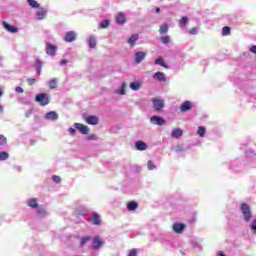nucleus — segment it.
Instances as JSON below:
<instances>
[{
    "label": "nucleus",
    "mask_w": 256,
    "mask_h": 256,
    "mask_svg": "<svg viewBox=\"0 0 256 256\" xmlns=\"http://www.w3.org/2000/svg\"><path fill=\"white\" fill-rule=\"evenodd\" d=\"M250 51H251V53H253L254 55H256V46H252V47L250 48Z\"/></svg>",
    "instance_id": "603ef678"
},
{
    "label": "nucleus",
    "mask_w": 256,
    "mask_h": 256,
    "mask_svg": "<svg viewBox=\"0 0 256 256\" xmlns=\"http://www.w3.org/2000/svg\"><path fill=\"white\" fill-rule=\"evenodd\" d=\"M88 43H89V47H91V49H95L97 46L96 39L93 36L89 37Z\"/></svg>",
    "instance_id": "a878e982"
},
{
    "label": "nucleus",
    "mask_w": 256,
    "mask_h": 256,
    "mask_svg": "<svg viewBox=\"0 0 256 256\" xmlns=\"http://www.w3.org/2000/svg\"><path fill=\"white\" fill-rule=\"evenodd\" d=\"M76 38H77V34L75 33V31H68L66 33L64 40L66 43H72L76 40Z\"/></svg>",
    "instance_id": "6e6552de"
},
{
    "label": "nucleus",
    "mask_w": 256,
    "mask_h": 256,
    "mask_svg": "<svg viewBox=\"0 0 256 256\" xmlns=\"http://www.w3.org/2000/svg\"><path fill=\"white\" fill-rule=\"evenodd\" d=\"M137 208H138V203L136 201H130L127 205V209L129 211H136Z\"/></svg>",
    "instance_id": "5701e85b"
},
{
    "label": "nucleus",
    "mask_w": 256,
    "mask_h": 256,
    "mask_svg": "<svg viewBox=\"0 0 256 256\" xmlns=\"http://www.w3.org/2000/svg\"><path fill=\"white\" fill-rule=\"evenodd\" d=\"M36 213L38 216L45 217L46 216V210L43 205H40L37 207Z\"/></svg>",
    "instance_id": "aec40b11"
},
{
    "label": "nucleus",
    "mask_w": 256,
    "mask_h": 256,
    "mask_svg": "<svg viewBox=\"0 0 256 256\" xmlns=\"http://www.w3.org/2000/svg\"><path fill=\"white\" fill-rule=\"evenodd\" d=\"M56 51H57V48H56L55 45L50 44V43H47V44H46V54H47V55L54 56L55 53H56Z\"/></svg>",
    "instance_id": "9b49d317"
},
{
    "label": "nucleus",
    "mask_w": 256,
    "mask_h": 256,
    "mask_svg": "<svg viewBox=\"0 0 256 256\" xmlns=\"http://www.w3.org/2000/svg\"><path fill=\"white\" fill-rule=\"evenodd\" d=\"M92 225H101L102 221H101V216L97 213H93L92 214Z\"/></svg>",
    "instance_id": "a211bd4d"
},
{
    "label": "nucleus",
    "mask_w": 256,
    "mask_h": 256,
    "mask_svg": "<svg viewBox=\"0 0 256 256\" xmlns=\"http://www.w3.org/2000/svg\"><path fill=\"white\" fill-rule=\"evenodd\" d=\"M151 103H153V107L155 111H161L165 108V102L162 98H153L151 99Z\"/></svg>",
    "instance_id": "7ed1b4c3"
},
{
    "label": "nucleus",
    "mask_w": 256,
    "mask_h": 256,
    "mask_svg": "<svg viewBox=\"0 0 256 256\" xmlns=\"http://www.w3.org/2000/svg\"><path fill=\"white\" fill-rule=\"evenodd\" d=\"M150 122L154 125H159V126H163L165 125V120L164 118H161L157 115L151 116L150 118Z\"/></svg>",
    "instance_id": "0eeeda50"
},
{
    "label": "nucleus",
    "mask_w": 256,
    "mask_h": 256,
    "mask_svg": "<svg viewBox=\"0 0 256 256\" xmlns=\"http://www.w3.org/2000/svg\"><path fill=\"white\" fill-rule=\"evenodd\" d=\"M9 159V154L7 151H1L0 152V161H5Z\"/></svg>",
    "instance_id": "473e14b6"
},
{
    "label": "nucleus",
    "mask_w": 256,
    "mask_h": 256,
    "mask_svg": "<svg viewBox=\"0 0 256 256\" xmlns=\"http://www.w3.org/2000/svg\"><path fill=\"white\" fill-rule=\"evenodd\" d=\"M91 241V237L87 236L81 239V243H80V247H84V245H86L87 242Z\"/></svg>",
    "instance_id": "58836bf2"
},
{
    "label": "nucleus",
    "mask_w": 256,
    "mask_h": 256,
    "mask_svg": "<svg viewBox=\"0 0 256 256\" xmlns=\"http://www.w3.org/2000/svg\"><path fill=\"white\" fill-rule=\"evenodd\" d=\"M126 88H127V84L123 83L122 86L120 87V89L117 90V94L120 96H125L126 95Z\"/></svg>",
    "instance_id": "b1692460"
},
{
    "label": "nucleus",
    "mask_w": 256,
    "mask_h": 256,
    "mask_svg": "<svg viewBox=\"0 0 256 256\" xmlns=\"http://www.w3.org/2000/svg\"><path fill=\"white\" fill-rule=\"evenodd\" d=\"M45 16H46V11L45 10L38 11V13H37V19L38 20H44Z\"/></svg>",
    "instance_id": "f704fd0d"
},
{
    "label": "nucleus",
    "mask_w": 256,
    "mask_h": 256,
    "mask_svg": "<svg viewBox=\"0 0 256 256\" xmlns=\"http://www.w3.org/2000/svg\"><path fill=\"white\" fill-rule=\"evenodd\" d=\"M141 88V83L139 82H132L130 83V89L133 91H138Z\"/></svg>",
    "instance_id": "c85d7f7f"
},
{
    "label": "nucleus",
    "mask_w": 256,
    "mask_h": 256,
    "mask_svg": "<svg viewBox=\"0 0 256 256\" xmlns=\"http://www.w3.org/2000/svg\"><path fill=\"white\" fill-rule=\"evenodd\" d=\"M85 121L88 125H99L100 118L97 116L89 115L85 118Z\"/></svg>",
    "instance_id": "423d86ee"
},
{
    "label": "nucleus",
    "mask_w": 256,
    "mask_h": 256,
    "mask_svg": "<svg viewBox=\"0 0 256 256\" xmlns=\"http://www.w3.org/2000/svg\"><path fill=\"white\" fill-rule=\"evenodd\" d=\"M241 211H242V214H243V217H244V221L250 222L251 218H252V212H251L250 206L247 205L246 203H242L241 204Z\"/></svg>",
    "instance_id": "f03ea898"
},
{
    "label": "nucleus",
    "mask_w": 256,
    "mask_h": 256,
    "mask_svg": "<svg viewBox=\"0 0 256 256\" xmlns=\"http://www.w3.org/2000/svg\"><path fill=\"white\" fill-rule=\"evenodd\" d=\"M15 90L18 93H23L24 92V89L22 87H20V86H17Z\"/></svg>",
    "instance_id": "8fccbe9b"
},
{
    "label": "nucleus",
    "mask_w": 256,
    "mask_h": 256,
    "mask_svg": "<svg viewBox=\"0 0 256 256\" xmlns=\"http://www.w3.org/2000/svg\"><path fill=\"white\" fill-rule=\"evenodd\" d=\"M45 118L50 121H57V119H59V115L55 111H51L46 113Z\"/></svg>",
    "instance_id": "4468645a"
},
{
    "label": "nucleus",
    "mask_w": 256,
    "mask_h": 256,
    "mask_svg": "<svg viewBox=\"0 0 256 256\" xmlns=\"http://www.w3.org/2000/svg\"><path fill=\"white\" fill-rule=\"evenodd\" d=\"M190 35H197L198 34V30L196 27H192L189 31Z\"/></svg>",
    "instance_id": "79ce46f5"
},
{
    "label": "nucleus",
    "mask_w": 256,
    "mask_h": 256,
    "mask_svg": "<svg viewBox=\"0 0 256 256\" xmlns=\"http://www.w3.org/2000/svg\"><path fill=\"white\" fill-rule=\"evenodd\" d=\"M148 169H149L150 171H152V170L155 169V165H154V163H153L152 160H149V161H148Z\"/></svg>",
    "instance_id": "a19ab883"
},
{
    "label": "nucleus",
    "mask_w": 256,
    "mask_h": 256,
    "mask_svg": "<svg viewBox=\"0 0 256 256\" xmlns=\"http://www.w3.org/2000/svg\"><path fill=\"white\" fill-rule=\"evenodd\" d=\"M231 34V28L230 27H223L222 28V36H229Z\"/></svg>",
    "instance_id": "c9c22d12"
},
{
    "label": "nucleus",
    "mask_w": 256,
    "mask_h": 256,
    "mask_svg": "<svg viewBox=\"0 0 256 256\" xmlns=\"http://www.w3.org/2000/svg\"><path fill=\"white\" fill-rule=\"evenodd\" d=\"M3 96V89H2V87H0V97H2Z\"/></svg>",
    "instance_id": "13d9d810"
},
{
    "label": "nucleus",
    "mask_w": 256,
    "mask_h": 256,
    "mask_svg": "<svg viewBox=\"0 0 256 256\" xmlns=\"http://www.w3.org/2000/svg\"><path fill=\"white\" fill-rule=\"evenodd\" d=\"M183 147L181 145H176V147L174 148V152L176 153H180L183 152Z\"/></svg>",
    "instance_id": "ea45409f"
},
{
    "label": "nucleus",
    "mask_w": 256,
    "mask_h": 256,
    "mask_svg": "<svg viewBox=\"0 0 256 256\" xmlns=\"http://www.w3.org/2000/svg\"><path fill=\"white\" fill-rule=\"evenodd\" d=\"M103 245V242L100 238V236H96L93 239V249L97 250L100 249V247Z\"/></svg>",
    "instance_id": "f3484780"
},
{
    "label": "nucleus",
    "mask_w": 256,
    "mask_h": 256,
    "mask_svg": "<svg viewBox=\"0 0 256 256\" xmlns=\"http://www.w3.org/2000/svg\"><path fill=\"white\" fill-rule=\"evenodd\" d=\"M148 145L147 143H144L143 141H136L135 142V149L139 151L147 150Z\"/></svg>",
    "instance_id": "2eb2a0df"
},
{
    "label": "nucleus",
    "mask_w": 256,
    "mask_h": 256,
    "mask_svg": "<svg viewBox=\"0 0 256 256\" xmlns=\"http://www.w3.org/2000/svg\"><path fill=\"white\" fill-rule=\"evenodd\" d=\"M74 128H76L78 131H80L81 134L87 135L90 133V128L89 126H86L81 123H74Z\"/></svg>",
    "instance_id": "20e7f679"
},
{
    "label": "nucleus",
    "mask_w": 256,
    "mask_h": 256,
    "mask_svg": "<svg viewBox=\"0 0 256 256\" xmlns=\"http://www.w3.org/2000/svg\"><path fill=\"white\" fill-rule=\"evenodd\" d=\"M160 40H161V43L168 44L170 42V36L169 35L161 36Z\"/></svg>",
    "instance_id": "e433bc0d"
},
{
    "label": "nucleus",
    "mask_w": 256,
    "mask_h": 256,
    "mask_svg": "<svg viewBox=\"0 0 256 256\" xmlns=\"http://www.w3.org/2000/svg\"><path fill=\"white\" fill-rule=\"evenodd\" d=\"M57 87V80L56 78H53L52 80L48 81V88H50L51 90L56 89Z\"/></svg>",
    "instance_id": "cd10ccee"
},
{
    "label": "nucleus",
    "mask_w": 256,
    "mask_h": 256,
    "mask_svg": "<svg viewBox=\"0 0 256 256\" xmlns=\"http://www.w3.org/2000/svg\"><path fill=\"white\" fill-rule=\"evenodd\" d=\"M138 35L135 34V35H132V37H130L128 39V44L130 45V47H134V43H136V41L138 40Z\"/></svg>",
    "instance_id": "393cba45"
},
{
    "label": "nucleus",
    "mask_w": 256,
    "mask_h": 256,
    "mask_svg": "<svg viewBox=\"0 0 256 256\" xmlns=\"http://www.w3.org/2000/svg\"><path fill=\"white\" fill-rule=\"evenodd\" d=\"M88 139L92 140V141H96L97 140V136H96V134H89L88 135Z\"/></svg>",
    "instance_id": "09e8293b"
},
{
    "label": "nucleus",
    "mask_w": 256,
    "mask_h": 256,
    "mask_svg": "<svg viewBox=\"0 0 256 256\" xmlns=\"http://www.w3.org/2000/svg\"><path fill=\"white\" fill-rule=\"evenodd\" d=\"M108 26H110V21L107 19H104L101 23H99V29H106Z\"/></svg>",
    "instance_id": "c756f323"
},
{
    "label": "nucleus",
    "mask_w": 256,
    "mask_h": 256,
    "mask_svg": "<svg viewBox=\"0 0 256 256\" xmlns=\"http://www.w3.org/2000/svg\"><path fill=\"white\" fill-rule=\"evenodd\" d=\"M52 180L55 183H61V177L60 176L54 175V176H52Z\"/></svg>",
    "instance_id": "c03bdc74"
},
{
    "label": "nucleus",
    "mask_w": 256,
    "mask_h": 256,
    "mask_svg": "<svg viewBox=\"0 0 256 256\" xmlns=\"http://www.w3.org/2000/svg\"><path fill=\"white\" fill-rule=\"evenodd\" d=\"M67 64V60H61L60 61V65H66Z\"/></svg>",
    "instance_id": "864d4df0"
},
{
    "label": "nucleus",
    "mask_w": 256,
    "mask_h": 256,
    "mask_svg": "<svg viewBox=\"0 0 256 256\" xmlns=\"http://www.w3.org/2000/svg\"><path fill=\"white\" fill-rule=\"evenodd\" d=\"M2 26L11 34H16L19 31L17 27L9 25V23L6 21L2 22Z\"/></svg>",
    "instance_id": "1a4fd4ad"
},
{
    "label": "nucleus",
    "mask_w": 256,
    "mask_h": 256,
    "mask_svg": "<svg viewBox=\"0 0 256 256\" xmlns=\"http://www.w3.org/2000/svg\"><path fill=\"white\" fill-rule=\"evenodd\" d=\"M27 206H29L30 208H38V200H36L35 198L30 199L29 201H27Z\"/></svg>",
    "instance_id": "4be33fe9"
},
{
    "label": "nucleus",
    "mask_w": 256,
    "mask_h": 256,
    "mask_svg": "<svg viewBox=\"0 0 256 256\" xmlns=\"http://www.w3.org/2000/svg\"><path fill=\"white\" fill-rule=\"evenodd\" d=\"M185 229V225L182 223H174V225H172V230H174L175 233L181 234L183 233Z\"/></svg>",
    "instance_id": "f8f14e48"
},
{
    "label": "nucleus",
    "mask_w": 256,
    "mask_h": 256,
    "mask_svg": "<svg viewBox=\"0 0 256 256\" xmlns=\"http://www.w3.org/2000/svg\"><path fill=\"white\" fill-rule=\"evenodd\" d=\"M0 113H3V106L0 105Z\"/></svg>",
    "instance_id": "bf43d9fd"
},
{
    "label": "nucleus",
    "mask_w": 256,
    "mask_h": 256,
    "mask_svg": "<svg viewBox=\"0 0 256 256\" xmlns=\"http://www.w3.org/2000/svg\"><path fill=\"white\" fill-rule=\"evenodd\" d=\"M68 132H69L72 136H74V135L76 134V130H75L74 128L68 129Z\"/></svg>",
    "instance_id": "3c124183"
},
{
    "label": "nucleus",
    "mask_w": 256,
    "mask_h": 256,
    "mask_svg": "<svg viewBox=\"0 0 256 256\" xmlns=\"http://www.w3.org/2000/svg\"><path fill=\"white\" fill-rule=\"evenodd\" d=\"M147 57V52H135V63L139 64Z\"/></svg>",
    "instance_id": "9d476101"
},
{
    "label": "nucleus",
    "mask_w": 256,
    "mask_h": 256,
    "mask_svg": "<svg viewBox=\"0 0 256 256\" xmlns=\"http://www.w3.org/2000/svg\"><path fill=\"white\" fill-rule=\"evenodd\" d=\"M27 3L34 9H38L39 8V3L36 2L35 0H27Z\"/></svg>",
    "instance_id": "72a5a7b5"
},
{
    "label": "nucleus",
    "mask_w": 256,
    "mask_h": 256,
    "mask_svg": "<svg viewBox=\"0 0 256 256\" xmlns=\"http://www.w3.org/2000/svg\"><path fill=\"white\" fill-rule=\"evenodd\" d=\"M37 74L40 75L41 74V68H36Z\"/></svg>",
    "instance_id": "4d7b16f0"
},
{
    "label": "nucleus",
    "mask_w": 256,
    "mask_h": 256,
    "mask_svg": "<svg viewBox=\"0 0 256 256\" xmlns=\"http://www.w3.org/2000/svg\"><path fill=\"white\" fill-rule=\"evenodd\" d=\"M189 22V18L188 17H182L179 21V27L180 28H184Z\"/></svg>",
    "instance_id": "bb28decb"
},
{
    "label": "nucleus",
    "mask_w": 256,
    "mask_h": 256,
    "mask_svg": "<svg viewBox=\"0 0 256 256\" xmlns=\"http://www.w3.org/2000/svg\"><path fill=\"white\" fill-rule=\"evenodd\" d=\"M156 13H160L161 12V8L159 7H156V10H155Z\"/></svg>",
    "instance_id": "6e6d98bb"
},
{
    "label": "nucleus",
    "mask_w": 256,
    "mask_h": 256,
    "mask_svg": "<svg viewBox=\"0 0 256 256\" xmlns=\"http://www.w3.org/2000/svg\"><path fill=\"white\" fill-rule=\"evenodd\" d=\"M205 133H206V129L204 126H199V128L197 129V134L200 136V137H204L205 136Z\"/></svg>",
    "instance_id": "2f4dec72"
},
{
    "label": "nucleus",
    "mask_w": 256,
    "mask_h": 256,
    "mask_svg": "<svg viewBox=\"0 0 256 256\" xmlns=\"http://www.w3.org/2000/svg\"><path fill=\"white\" fill-rule=\"evenodd\" d=\"M193 108V102L186 101L182 102L181 106L179 107L181 113H186Z\"/></svg>",
    "instance_id": "39448f33"
},
{
    "label": "nucleus",
    "mask_w": 256,
    "mask_h": 256,
    "mask_svg": "<svg viewBox=\"0 0 256 256\" xmlns=\"http://www.w3.org/2000/svg\"><path fill=\"white\" fill-rule=\"evenodd\" d=\"M183 136V130L180 128H176L171 131V137L172 138H179Z\"/></svg>",
    "instance_id": "6ab92c4d"
},
{
    "label": "nucleus",
    "mask_w": 256,
    "mask_h": 256,
    "mask_svg": "<svg viewBox=\"0 0 256 256\" xmlns=\"http://www.w3.org/2000/svg\"><path fill=\"white\" fill-rule=\"evenodd\" d=\"M153 79L158 80L159 82H165L167 77L163 72H155L153 75Z\"/></svg>",
    "instance_id": "ddd939ff"
},
{
    "label": "nucleus",
    "mask_w": 256,
    "mask_h": 256,
    "mask_svg": "<svg viewBox=\"0 0 256 256\" xmlns=\"http://www.w3.org/2000/svg\"><path fill=\"white\" fill-rule=\"evenodd\" d=\"M43 67V62L41 60H36V69H41Z\"/></svg>",
    "instance_id": "49530a36"
},
{
    "label": "nucleus",
    "mask_w": 256,
    "mask_h": 256,
    "mask_svg": "<svg viewBox=\"0 0 256 256\" xmlns=\"http://www.w3.org/2000/svg\"><path fill=\"white\" fill-rule=\"evenodd\" d=\"M35 101L41 106L49 105L50 103L49 95L46 93H38L35 97Z\"/></svg>",
    "instance_id": "f257e3e1"
},
{
    "label": "nucleus",
    "mask_w": 256,
    "mask_h": 256,
    "mask_svg": "<svg viewBox=\"0 0 256 256\" xmlns=\"http://www.w3.org/2000/svg\"><path fill=\"white\" fill-rule=\"evenodd\" d=\"M251 229L253 230L254 234H256V219L253 220L251 224Z\"/></svg>",
    "instance_id": "de8ad7c7"
},
{
    "label": "nucleus",
    "mask_w": 256,
    "mask_h": 256,
    "mask_svg": "<svg viewBox=\"0 0 256 256\" xmlns=\"http://www.w3.org/2000/svg\"><path fill=\"white\" fill-rule=\"evenodd\" d=\"M35 83H36V79L35 78L27 79V84H29V86H33Z\"/></svg>",
    "instance_id": "37998d69"
},
{
    "label": "nucleus",
    "mask_w": 256,
    "mask_h": 256,
    "mask_svg": "<svg viewBox=\"0 0 256 256\" xmlns=\"http://www.w3.org/2000/svg\"><path fill=\"white\" fill-rule=\"evenodd\" d=\"M115 22L119 25H123L126 23V15L120 12L117 17L115 18Z\"/></svg>",
    "instance_id": "dca6fc26"
},
{
    "label": "nucleus",
    "mask_w": 256,
    "mask_h": 256,
    "mask_svg": "<svg viewBox=\"0 0 256 256\" xmlns=\"http://www.w3.org/2000/svg\"><path fill=\"white\" fill-rule=\"evenodd\" d=\"M138 251L137 249H132L129 251L128 256H137Z\"/></svg>",
    "instance_id": "a18cd8bd"
},
{
    "label": "nucleus",
    "mask_w": 256,
    "mask_h": 256,
    "mask_svg": "<svg viewBox=\"0 0 256 256\" xmlns=\"http://www.w3.org/2000/svg\"><path fill=\"white\" fill-rule=\"evenodd\" d=\"M218 256H226V255L224 254V252L218 251Z\"/></svg>",
    "instance_id": "5fc2aeb1"
},
{
    "label": "nucleus",
    "mask_w": 256,
    "mask_h": 256,
    "mask_svg": "<svg viewBox=\"0 0 256 256\" xmlns=\"http://www.w3.org/2000/svg\"><path fill=\"white\" fill-rule=\"evenodd\" d=\"M7 138L3 135V134H0V146H5L7 145Z\"/></svg>",
    "instance_id": "4c0bfd02"
},
{
    "label": "nucleus",
    "mask_w": 256,
    "mask_h": 256,
    "mask_svg": "<svg viewBox=\"0 0 256 256\" xmlns=\"http://www.w3.org/2000/svg\"><path fill=\"white\" fill-rule=\"evenodd\" d=\"M168 31H169L168 24L164 23V24L160 25V28H159L160 35L167 34Z\"/></svg>",
    "instance_id": "412c9836"
},
{
    "label": "nucleus",
    "mask_w": 256,
    "mask_h": 256,
    "mask_svg": "<svg viewBox=\"0 0 256 256\" xmlns=\"http://www.w3.org/2000/svg\"><path fill=\"white\" fill-rule=\"evenodd\" d=\"M155 64L160 65L161 67H164L165 69L169 68V66L164 63V60L161 57L155 60Z\"/></svg>",
    "instance_id": "7c9ffc66"
}]
</instances>
